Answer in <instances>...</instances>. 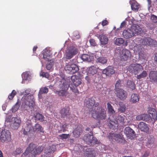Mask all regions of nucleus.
<instances>
[{
    "instance_id": "obj_44",
    "label": "nucleus",
    "mask_w": 157,
    "mask_h": 157,
    "mask_svg": "<svg viewBox=\"0 0 157 157\" xmlns=\"http://www.w3.org/2000/svg\"><path fill=\"white\" fill-rule=\"evenodd\" d=\"M107 108L108 112L112 114H113L115 113V111L113 107L109 102L107 103Z\"/></svg>"
},
{
    "instance_id": "obj_43",
    "label": "nucleus",
    "mask_w": 157,
    "mask_h": 157,
    "mask_svg": "<svg viewBox=\"0 0 157 157\" xmlns=\"http://www.w3.org/2000/svg\"><path fill=\"white\" fill-rule=\"evenodd\" d=\"M124 42V40L121 38H117L114 41V43L115 44L120 46L123 44Z\"/></svg>"
},
{
    "instance_id": "obj_59",
    "label": "nucleus",
    "mask_w": 157,
    "mask_h": 157,
    "mask_svg": "<svg viewBox=\"0 0 157 157\" xmlns=\"http://www.w3.org/2000/svg\"><path fill=\"white\" fill-rule=\"evenodd\" d=\"M89 42L91 46H95L96 45L95 41L94 39H90L89 40Z\"/></svg>"
},
{
    "instance_id": "obj_27",
    "label": "nucleus",
    "mask_w": 157,
    "mask_h": 157,
    "mask_svg": "<svg viewBox=\"0 0 157 157\" xmlns=\"http://www.w3.org/2000/svg\"><path fill=\"white\" fill-rule=\"evenodd\" d=\"M132 31H133L134 35L135 36L140 34L142 30L141 28L138 25H133L131 28Z\"/></svg>"
},
{
    "instance_id": "obj_58",
    "label": "nucleus",
    "mask_w": 157,
    "mask_h": 157,
    "mask_svg": "<svg viewBox=\"0 0 157 157\" xmlns=\"http://www.w3.org/2000/svg\"><path fill=\"white\" fill-rule=\"evenodd\" d=\"M52 63L50 62L47 64L46 65V68L47 70H50L52 69Z\"/></svg>"
},
{
    "instance_id": "obj_6",
    "label": "nucleus",
    "mask_w": 157,
    "mask_h": 157,
    "mask_svg": "<svg viewBox=\"0 0 157 157\" xmlns=\"http://www.w3.org/2000/svg\"><path fill=\"white\" fill-rule=\"evenodd\" d=\"M97 72V68L94 66H90L89 68L87 75L85 77V79L89 83L92 81H94L96 78V75Z\"/></svg>"
},
{
    "instance_id": "obj_48",
    "label": "nucleus",
    "mask_w": 157,
    "mask_h": 157,
    "mask_svg": "<svg viewBox=\"0 0 157 157\" xmlns=\"http://www.w3.org/2000/svg\"><path fill=\"white\" fill-rule=\"evenodd\" d=\"M121 81L120 79L118 80L116 82L115 85V89H114L115 91H116V90H117L122 89L121 88H120L121 86Z\"/></svg>"
},
{
    "instance_id": "obj_38",
    "label": "nucleus",
    "mask_w": 157,
    "mask_h": 157,
    "mask_svg": "<svg viewBox=\"0 0 157 157\" xmlns=\"http://www.w3.org/2000/svg\"><path fill=\"white\" fill-rule=\"evenodd\" d=\"M56 150L55 146L52 145L49 147H48L46 148L45 149V153L47 154L48 153H51L53 152Z\"/></svg>"
},
{
    "instance_id": "obj_51",
    "label": "nucleus",
    "mask_w": 157,
    "mask_h": 157,
    "mask_svg": "<svg viewBox=\"0 0 157 157\" xmlns=\"http://www.w3.org/2000/svg\"><path fill=\"white\" fill-rule=\"evenodd\" d=\"M20 106V104L17 102L12 108V112L14 113L17 110Z\"/></svg>"
},
{
    "instance_id": "obj_54",
    "label": "nucleus",
    "mask_w": 157,
    "mask_h": 157,
    "mask_svg": "<svg viewBox=\"0 0 157 157\" xmlns=\"http://www.w3.org/2000/svg\"><path fill=\"white\" fill-rule=\"evenodd\" d=\"M16 118V117H13L11 116H9L6 117L5 121L7 122H12L14 120L13 118Z\"/></svg>"
},
{
    "instance_id": "obj_23",
    "label": "nucleus",
    "mask_w": 157,
    "mask_h": 157,
    "mask_svg": "<svg viewBox=\"0 0 157 157\" xmlns=\"http://www.w3.org/2000/svg\"><path fill=\"white\" fill-rule=\"evenodd\" d=\"M13 119L14 120L11 123L10 126L13 129H17L19 127L21 121L20 118L17 117Z\"/></svg>"
},
{
    "instance_id": "obj_50",
    "label": "nucleus",
    "mask_w": 157,
    "mask_h": 157,
    "mask_svg": "<svg viewBox=\"0 0 157 157\" xmlns=\"http://www.w3.org/2000/svg\"><path fill=\"white\" fill-rule=\"evenodd\" d=\"M35 117L36 120H40L41 121H44V116L42 114L37 113L35 116Z\"/></svg>"
},
{
    "instance_id": "obj_33",
    "label": "nucleus",
    "mask_w": 157,
    "mask_h": 157,
    "mask_svg": "<svg viewBox=\"0 0 157 157\" xmlns=\"http://www.w3.org/2000/svg\"><path fill=\"white\" fill-rule=\"evenodd\" d=\"M86 157H95L94 151L91 148H87L85 153Z\"/></svg>"
},
{
    "instance_id": "obj_28",
    "label": "nucleus",
    "mask_w": 157,
    "mask_h": 157,
    "mask_svg": "<svg viewBox=\"0 0 157 157\" xmlns=\"http://www.w3.org/2000/svg\"><path fill=\"white\" fill-rule=\"evenodd\" d=\"M138 127L139 129L141 131L146 132L148 131L149 128L147 124L143 122H140L138 125Z\"/></svg>"
},
{
    "instance_id": "obj_2",
    "label": "nucleus",
    "mask_w": 157,
    "mask_h": 157,
    "mask_svg": "<svg viewBox=\"0 0 157 157\" xmlns=\"http://www.w3.org/2000/svg\"><path fill=\"white\" fill-rule=\"evenodd\" d=\"M43 150V147L39 146L36 147V145L33 143L30 144L22 155L24 156L29 155V157H35L37 155L39 154Z\"/></svg>"
},
{
    "instance_id": "obj_42",
    "label": "nucleus",
    "mask_w": 157,
    "mask_h": 157,
    "mask_svg": "<svg viewBox=\"0 0 157 157\" xmlns=\"http://www.w3.org/2000/svg\"><path fill=\"white\" fill-rule=\"evenodd\" d=\"M113 117L116 119V120H117L118 122H119L122 123H123L124 119L123 116H122L121 115H118L117 116H116L115 115H113Z\"/></svg>"
},
{
    "instance_id": "obj_35",
    "label": "nucleus",
    "mask_w": 157,
    "mask_h": 157,
    "mask_svg": "<svg viewBox=\"0 0 157 157\" xmlns=\"http://www.w3.org/2000/svg\"><path fill=\"white\" fill-rule=\"evenodd\" d=\"M36 131L39 132H44L43 128L41 125L38 123L36 124L33 128V132H35Z\"/></svg>"
},
{
    "instance_id": "obj_14",
    "label": "nucleus",
    "mask_w": 157,
    "mask_h": 157,
    "mask_svg": "<svg viewBox=\"0 0 157 157\" xmlns=\"http://www.w3.org/2000/svg\"><path fill=\"white\" fill-rule=\"evenodd\" d=\"M122 60L127 61L131 59V54L130 51L125 48H123L120 53Z\"/></svg>"
},
{
    "instance_id": "obj_55",
    "label": "nucleus",
    "mask_w": 157,
    "mask_h": 157,
    "mask_svg": "<svg viewBox=\"0 0 157 157\" xmlns=\"http://www.w3.org/2000/svg\"><path fill=\"white\" fill-rule=\"evenodd\" d=\"M67 124H65L61 126H60L61 129L60 131H62L64 132L66 131L67 129Z\"/></svg>"
},
{
    "instance_id": "obj_57",
    "label": "nucleus",
    "mask_w": 157,
    "mask_h": 157,
    "mask_svg": "<svg viewBox=\"0 0 157 157\" xmlns=\"http://www.w3.org/2000/svg\"><path fill=\"white\" fill-rule=\"evenodd\" d=\"M151 21L154 23L157 22V16L154 15H152L151 16Z\"/></svg>"
},
{
    "instance_id": "obj_11",
    "label": "nucleus",
    "mask_w": 157,
    "mask_h": 157,
    "mask_svg": "<svg viewBox=\"0 0 157 157\" xmlns=\"http://www.w3.org/2000/svg\"><path fill=\"white\" fill-rule=\"evenodd\" d=\"M92 134V132H90ZM83 140L86 142L87 144L90 145H94L96 144L97 140L93 135L88 133L85 134L83 137Z\"/></svg>"
},
{
    "instance_id": "obj_53",
    "label": "nucleus",
    "mask_w": 157,
    "mask_h": 157,
    "mask_svg": "<svg viewBox=\"0 0 157 157\" xmlns=\"http://www.w3.org/2000/svg\"><path fill=\"white\" fill-rule=\"evenodd\" d=\"M40 75L41 76H42L43 77H44L47 78H49L50 76L49 74L48 73L42 71H41L40 72Z\"/></svg>"
},
{
    "instance_id": "obj_1",
    "label": "nucleus",
    "mask_w": 157,
    "mask_h": 157,
    "mask_svg": "<svg viewBox=\"0 0 157 157\" xmlns=\"http://www.w3.org/2000/svg\"><path fill=\"white\" fill-rule=\"evenodd\" d=\"M56 81L55 83L61 90L59 91L56 90L55 91V93L59 96L66 97L68 94L67 90L69 87L67 81L63 78L61 79L57 77Z\"/></svg>"
},
{
    "instance_id": "obj_64",
    "label": "nucleus",
    "mask_w": 157,
    "mask_h": 157,
    "mask_svg": "<svg viewBox=\"0 0 157 157\" xmlns=\"http://www.w3.org/2000/svg\"><path fill=\"white\" fill-rule=\"evenodd\" d=\"M149 155V153L148 152H145L144 154L143 155L142 157H147Z\"/></svg>"
},
{
    "instance_id": "obj_45",
    "label": "nucleus",
    "mask_w": 157,
    "mask_h": 157,
    "mask_svg": "<svg viewBox=\"0 0 157 157\" xmlns=\"http://www.w3.org/2000/svg\"><path fill=\"white\" fill-rule=\"evenodd\" d=\"M147 117V115L145 114H142L139 115L136 117V119L137 121L145 120Z\"/></svg>"
},
{
    "instance_id": "obj_63",
    "label": "nucleus",
    "mask_w": 157,
    "mask_h": 157,
    "mask_svg": "<svg viewBox=\"0 0 157 157\" xmlns=\"http://www.w3.org/2000/svg\"><path fill=\"white\" fill-rule=\"evenodd\" d=\"M30 91L29 89L26 90L24 93V95L29 94L30 93Z\"/></svg>"
},
{
    "instance_id": "obj_41",
    "label": "nucleus",
    "mask_w": 157,
    "mask_h": 157,
    "mask_svg": "<svg viewBox=\"0 0 157 157\" xmlns=\"http://www.w3.org/2000/svg\"><path fill=\"white\" fill-rule=\"evenodd\" d=\"M127 87L130 88V89L132 90L135 89V85L134 83L130 80L127 81Z\"/></svg>"
},
{
    "instance_id": "obj_24",
    "label": "nucleus",
    "mask_w": 157,
    "mask_h": 157,
    "mask_svg": "<svg viewBox=\"0 0 157 157\" xmlns=\"http://www.w3.org/2000/svg\"><path fill=\"white\" fill-rule=\"evenodd\" d=\"M124 132L126 136L129 138H132L135 135V132L129 127H125Z\"/></svg>"
},
{
    "instance_id": "obj_60",
    "label": "nucleus",
    "mask_w": 157,
    "mask_h": 157,
    "mask_svg": "<svg viewBox=\"0 0 157 157\" xmlns=\"http://www.w3.org/2000/svg\"><path fill=\"white\" fill-rule=\"evenodd\" d=\"M29 76V74L27 73H23L22 75V77L25 79H27Z\"/></svg>"
},
{
    "instance_id": "obj_32",
    "label": "nucleus",
    "mask_w": 157,
    "mask_h": 157,
    "mask_svg": "<svg viewBox=\"0 0 157 157\" xmlns=\"http://www.w3.org/2000/svg\"><path fill=\"white\" fill-rule=\"evenodd\" d=\"M139 95L136 94H132L131 96L130 101L132 103H136L139 100Z\"/></svg>"
},
{
    "instance_id": "obj_52",
    "label": "nucleus",
    "mask_w": 157,
    "mask_h": 157,
    "mask_svg": "<svg viewBox=\"0 0 157 157\" xmlns=\"http://www.w3.org/2000/svg\"><path fill=\"white\" fill-rule=\"evenodd\" d=\"M16 94V91L15 90H13L12 93L9 95L8 97L9 99L10 100H12Z\"/></svg>"
},
{
    "instance_id": "obj_10",
    "label": "nucleus",
    "mask_w": 157,
    "mask_h": 157,
    "mask_svg": "<svg viewBox=\"0 0 157 157\" xmlns=\"http://www.w3.org/2000/svg\"><path fill=\"white\" fill-rule=\"evenodd\" d=\"M10 132L8 130L4 129L1 131L0 136V142L4 143L11 140Z\"/></svg>"
},
{
    "instance_id": "obj_22",
    "label": "nucleus",
    "mask_w": 157,
    "mask_h": 157,
    "mask_svg": "<svg viewBox=\"0 0 157 157\" xmlns=\"http://www.w3.org/2000/svg\"><path fill=\"white\" fill-rule=\"evenodd\" d=\"M150 81L157 83V71H152L150 72L149 75Z\"/></svg>"
},
{
    "instance_id": "obj_13",
    "label": "nucleus",
    "mask_w": 157,
    "mask_h": 157,
    "mask_svg": "<svg viewBox=\"0 0 157 157\" xmlns=\"http://www.w3.org/2000/svg\"><path fill=\"white\" fill-rule=\"evenodd\" d=\"M116 96L121 101H124L127 98L128 93L123 89L117 90L114 91Z\"/></svg>"
},
{
    "instance_id": "obj_40",
    "label": "nucleus",
    "mask_w": 157,
    "mask_h": 157,
    "mask_svg": "<svg viewBox=\"0 0 157 157\" xmlns=\"http://www.w3.org/2000/svg\"><path fill=\"white\" fill-rule=\"evenodd\" d=\"M107 60L105 57H98L96 60V62L98 63L104 64L106 63Z\"/></svg>"
},
{
    "instance_id": "obj_49",
    "label": "nucleus",
    "mask_w": 157,
    "mask_h": 157,
    "mask_svg": "<svg viewBox=\"0 0 157 157\" xmlns=\"http://www.w3.org/2000/svg\"><path fill=\"white\" fill-rule=\"evenodd\" d=\"M22 149L20 147L17 148L13 152V155H17L20 154L22 153Z\"/></svg>"
},
{
    "instance_id": "obj_21",
    "label": "nucleus",
    "mask_w": 157,
    "mask_h": 157,
    "mask_svg": "<svg viewBox=\"0 0 157 157\" xmlns=\"http://www.w3.org/2000/svg\"><path fill=\"white\" fill-rule=\"evenodd\" d=\"M115 71L113 67L109 66L102 71V73L103 74H105L106 76L110 77L114 73Z\"/></svg>"
},
{
    "instance_id": "obj_30",
    "label": "nucleus",
    "mask_w": 157,
    "mask_h": 157,
    "mask_svg": "<svg viewBox=\"0 0 157 157\" xmlns=\"http://www.w3.org/2000/svg\"><path fill=\"white\" fill-rule=\"evenodd\" d=\"M132 10L135 12L138 11L140 7V5L136 1H132L130 2Z\"/></svg>"
},
{
    "instance_id": "obj_29",
    "label": "nucleus",
    "mask_w": 157,
    "mask_h": 157,
    "mask_svg": "<svg viewBox=\"0 0 157 157\" xmlns=\"http://www.w3.org/2000/svg\"><path fill=\"white\" fill-rule=\"evenodd\" d=\"M69 108L68 107L63 108L60 111L61 116L63 117H67L70 115Z\"/></svg>"
},
{
    "instance_id": "obj_25",
    "label": "nucleus",
    "mask_w": 157,
    "mask_h": 157,
    "mask_svg": "<svg viewBox=\"0 0 157 157\" xmlns=\"http://www.w3.org/2000/svg\"><path fill=\"white\" fill-rule=\"evenodd\" d=\"M122 34L124 37L126 39L130 38L135 36L133 31L131 29H128L127 30H124Z\"/></svg>"
},
{
    "instance_id": "obj_36",
    "label": "nucleus",
    "mask_w": 157,
    "mask_h": 157,
    "mask_svg": "<svg viewBox=\"0 0 157 157\" xmlns=\"http://www.w3.org/2000/svg\"><path fill=\"white\" fill-rule=\"evenodd\" d=\"M48 91V89L46 87H41L40 88L39 92L38 95L40 98L42 97L41 95L43 94H46Z\"/></svg>"
},
{
    "instance_id": "obj_4",
    "label": "nucleus",
    "mask_w": 157,
    "mask_h": 157,
    "mask_svg": "<svg viewBox=\"0 0 157 157\" xmlns=\"http://www.w3.org/2000/svg\"><path fill=\"white\" fill-rule=\"evenodd\" d=\"M71 79L72 82L68 85L69 87L73 92L78 94L79 91L77 86L81 83V79L78 76L76 75L72 76Z\"/></svg>"
},
{
    "instance_id": "obj_26",
    "label": "nucleus",
    "mask_w": 157,
    "mask_h": 157,
    "mask_svg": "<svg viewBox=\"0 0 157 157\" xmlns=\"http://www.w3.org/2000/svg\"><path fill=\"white\" fill-rule=\"evenodd\" d=\"M82 131V129L80 126H78L75 128L73 131V137L75 138L79 137L80 134Z\"/></svg>"
},
{
    "instance_id": "obj_46",
    "label": "nucleus",
    "mask_w": 157,
    "mask_h": 157,
    "mask_svg": "<svg viewBox=\"0 0 157 157\" xmlns=\"http://www.w3.org/2000/svg\"><path fill=\"white\" fill-rule=\"evenodd\" d=\"M126 107L124 104L120 105L119 108L118 109V111L121 113H124L126 110Z\"/></svg>"
},
{
    "instance_id": "obj_37",
    "label": "nucleus",
    "mask_w": 157,
    "mask_h": 157,
    "mask_svg": "<svg viewBox=\"0 0 157 157\" xmlns=\"http://www.w3.org/2000/svg\"><path fill=\"white\" fill-rule=\"evenodd\" d=\"M149 113L151 115L152 118L154 120H157V111L152 108L149 110Z\"/></svg>"
},
{
    "instance_id": "obj_9",
    "label": "nucleus",
    "mask_w": 157,
    "mask_h": 157,
    "mask_svg": "<svg viewBox=\"0 0 157 157\" xmlns=\"http://www.w3.org/2000/svg\"><path fill=\"white\" fill-rule=\"evenodd\" d=\"M25 108L26 109L33 108L35 105L34 97L33 95H29L25 98Z\"/></svg>"
},
{
    "instance_id": "obj_31",
    "label": "nucleus",
    "mask_w": 157,
    "mask_h": 157,
    "mask_svg": "<svg viewBox=\"0 0 157 157\" xmlns=\"http://www.w3.org/2000/svg\"><path fill=\"white\" fill-rule=\"evenodd\" d=\"M43 58L46 61H49L51 60L50 58V56L51 54L50 51L45 49L43 51Z\"/></svg>"
},
{
    "instance_id": "obj_47",
    "label": "nucleus",
    "mask_w": 157,
    "mask_h": 157,
    "mask_svg": "<svg viewBox=\"0 0 157 157\" xmlns=\"http://www.w3.org/2000/svg\"><path fill=\"white\" fill-rule=\"evenodd\" d=\"M147 75V73L146 71H143L140 74L137 75V79H140L142 78L146 77Z\"/></svg>"
},
{
    "instance_id": "obj_39",
    "label": "nucleus",
    "mask_w": 157,
    "mask_h": 157,
    "mask_svg": "<svg viewBox=\"0 0 157 157\" xmlns=\"http://www.w3.org/2000/svg\"><path fill=\"white\" fill-rule=\"evenodd\" d=\"M100 36V40L102 45H105L108 43V39L107 36L104 35H101Z\"/></svg>"
},
{
    "instance_id": "obj_7",
    "label": "nucleus",
    "mask_w": 157,
    "mask_h": 157,
    "mask_svg": "<svg viewBox=\"0 0 157 157\" xmlns=\"http://www.w3.org/2000/svg\"><path fill=\"white\" fill-rule=\"evenodd\" d=\"M66 65L64 69L68 73L72 74L76 72L79 70L77 66L68 62L67 60H65Z\"/></svg>"
},
{
    "instance_id": "obj_12",
    "label": "nucleus",
    "mask_w": 157,
    "mask_h": 157,
    "mask_svg": "<svg viewBox=\"0 0 157 157\" xmlns=\"http://www.w3.org/2000/svg\"><path fill=\"white\" fill-rule=\"evenodd\" d=\"M33 127L32 126L31 121H28L26 122L24 128L22 129L21 131L25 135H28L29 133L33 132Z\"/></svg>"
},
{
    "instance_id": "obj_34",
    "label": "nucleus",
    "mask_w": 157,
    "mask_h": 157,
    "mask_svg": "<svg viewBox=\"0 0 157 157\" xmlns=\"http://www.w3.org/2000/svg\"><path fill=\"white\" fill-rule=\"evenodd\" d=\"M81 59L83 61H87L90 62L93 59V57L87 54H83L81 56Z\"/></svg>"
},
{
    "instance_id": "obj_3",
    "label": "nucleus",
    "mask_w": 157,
    "mask_h": 157,
    "mask_svg": "<svg viewBox=\"0 0 157 157\" xmlns=\"http://www.w3.org/2000/svg\"><path fill=\"white\" fill-rule=\"evenodd\" d=\"M90 113L92 117L95 119L102 120L105 119L106 110L99 105L96 109L92 110Z\"/></svg>"
},
{
    "instance_id": "obj_5",
    "label": "nucleus",
    "mask_w": 157,
    "mask_h": 157,
    "mask_svg": "<svg viewBox=\"0 0 157 157\" xmlns=\"http://www.w3.org/2000/svg\"><path fill=\"white\" fill-rule=\"evenodd\" d=\"M95 99V98L93 97L85 99L84 102V105L91 110L96 109L99 105V103L96 101Z\"/></svg>"
},
{
    "instance_id": "obj_15",
    "label": "nucleus",
    "mask_w": 157,
    "mask_h": 157,
    "mask_svg": "<svg viewBox=\"0 0 157 157\" xmlns=\"http://www.w3.org/2000/svg\"><path fill=\"white\" fill-rule=\"evenodd\" d=\"M77 52V50L76 48L73 47H71L65 53L66 60L71 59L74 56L76 55Z\"/></svg>"
},
{
    "instance_id": "obj_62",
    "label": "nucleus",
    "mask_w": 157,
    "mask_h": 157,
    "mask_svg": "<svg viewBox=\"0 0 157 157\" xmlns=\"http://www.w3.org/2000/svg\"><path fill=\"white\" fill-rule=\"evenodd\" d=\"M108 23L107 21L106 20H103L101 23V25L103 26H104L107 25Z\"/></svg>"
},
{
    "instance_id": "obj_16",
    "label": "nucleus",
    "mask_w": 157,
    "mask_h": 157,
    "mask_svg": "<svg viewBox=\"0 0 157 157\" xmlns=\"http://www.w3.org/2000/svg\"><path fill=\"white\" fill-rule=\"evenodd\" d=\"M140 42L142 45L146 46H153L155 45V42L154 40L149 37L141 39Z\"/></svg>"
},
{
    "instance_id": "obj_8",
    "label": "nucleus",
    "mask_w": 157,
    "mask_h": 157,
    "mask_svg": "<svg viewBox=\"0 0 157 157\" xmlns=\"http://www.w3.org/2000/svg\"><path fill=\"white\" fill-rule=\"evenodd\" d=\"M128 70L131 73L136 75L143 70V67L140 64L132 63L129 66Z\"/></svg>"
},
{
    "instance_id": "obj_19",
    "label": "nucleus",
    "mask_w": 157,
    "mask_h": 157,
    "mask_svg": "<svg viewBox=\"0 0 157 157\" xmlns=\"http://www.w3.org/2000/svg\"><path fill=\"white\" fill-rule=\"evenodd\" d=\"M109 138L113 141L114 140L119 143H121L123 142V140L122 137L120 134H115L114 133H110L109 136Z\"/></svg>"
},
{
    "instance_id": "obj_17",
    "label": "nucleus",
    "mask_w": 157,
    "mask_h": 157,
    "mask_svg": "<svg viewBox=\"0 0 157 157\" xmlns=\"http://www.w3.org/2000/svg\"><path fill=\"white\" fill-rule=\"evenodd\" d=\"M108 125L111 129H114L117 128L118 126V121L116 120L112 115V117H110L108 121Z\"/></svg>"
},
{
    "instance_id": "obj_61",
    "label": "nucleus",
    "mask_w": 157,
    "mask_h": 157,
    "mask_svg": "<svg viewBox=\"0 0 157 157\" xmlns=\"http://www.w3.org/2000/svg\"><path fill=\"white\" fill-rule=\"evenodd\" d=\"M73 36L76 38V39H78L80 38V36L78 33L77 32H74L73 34Z\"/></svg>"
},
{
    "instance_id": "obj_18",
    "label": "nucleus",
    "mask_w": 157,
    "mask_h": 157,
    "mask_svg": "<svg viewBox=\"0 0 157 157\" xmlns=\"http://www.w3.org/2000/svg\"><path fill=\"white\" fill-rule=\"evenodd\" d=\"M134 50L136 53H137L140 58L143 59H145V57L143 51V48L140 45H137L134 48Z\"/></svg>"
},
{
    "instance_id": "obj_56",
    "label": "nucleus",
    "mask_w": 157,
    "mask_h": 157,
    "mask_svg": "<svg viewBox=\"0 0 157 157\" xmlns=\"http://www.w3.org/2000/svg\"><path fill=\"white\" fill-rule=\"evenodd\" d=\"M59 136L61 139H63L69 138L70 135L69 134H63L59 135Z\"/></svg>"
},
{
    "instance_id": "obj_20",
    "label": "nucleus",
    "mask_w": 157,
    "mask_h": 157,
    "mask_svg": "<svg viewBox=\"0 0 157 157\" xmlns=\"http://www.w3.org/2000/svg\"><path fill=\"white\" fill-rule=\"evenodd\" d=\"M145 140L146 142V145L148 147H151L154 146L155 138L153 135H147V138L145 139Z\"/></svg>"
}]
</instances>
